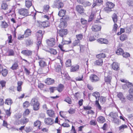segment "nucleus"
Masks as SVG:
<instances>
[{"label": "nucleus", "instance_id": "nucleus-1", "mask_svg": "<svg viewBox=\"0 0 133 133\" xmlns=\"http://www.w3.org/2000/svg\"><path fill=\"white\" fill-rule=\"evenodd\" d=\"M99 16V17L95 21V22L96 23H100L101 22L100 21L101 18V17L100 15L99 14H96V11H93L92 10L91 15L90 16L88 20L89 22L91 21L94 18H95L96 15Z\"/></svg>", "mask_w": 133, "mask_h": 133}, {"label": "nucleus", "instance_id": "nucleus-2", "mask_svg": "<svg viewBox=\"0 0 133 133\" xmlns=\"http://www.w3.org/2000/svg\"><path fill=\"white\" fill-rule=\"evenodd\" d=\"M30 104L31 105L33 106V109L35 110H37L39 109L40 104L36 98H34L32 99Z\"/></svg>", "mask_w": 133, "mask_h": 133}, {"label": "nucleus", "instance_id": "nucleus-3", "mask_svg": "<svg viewBox=\"0 0 133 133\" xmlns=\"http://www.w3.org/2000/svg\"><path fill=\"white\" fill-rule=\"evenodd\" d=\"M106 7L104 8V10L106 12L109 13L112 11L111 9L115 6L114 4L111 2H107L105 4Z\"/></svg>", "mask_w": 133, "mask_h": 133}, {"label": "nucleus", "instance_id": "nucleus-4", "mask_svg": "<svg viewBox=\"0 0 133 133\" xmlns=\"http://www.w3.org/2000/svg\"><path fill=\"white\" fill-rule=\"evenodd\" d=\"M109 116L112 118L111 121L112 122L116 123H118L119 122V119L117 118L118 114L117 113L111 112Z\"/></svg>", "mask_w": 133, "mask_h": 133}, {"label": "nucleus", "instance_id": "nucleus-5", "mask_svg": "<svg viewBox=\"0 0 133 133\" xmlns=\"http://www.w3.org/2000/svg\"><path fill=\"white\" fill-rule=\"evenodd\" d=\"M89 79L91 82L95 83L99 81L100 80V78L96 75L92 74L90 76Z\"/></svg>", "mask_w": 133, "mask_h": 133}, {"label": "nucleus", "instance_id": "nucleus-6", "mask_svg": "<svg viewBox=\"0 0 133 133\" xmlns=\"http://www.w3.org/2000/svg\"><path fill=\"white\" fill-rule=\"evenodd\" d=\"M64 4L61 0H55L54 3V8L55 7L58 9L62 8Z\"/></svg>", "mask_w": 133, "mask_h": 133}, {"label": "nucleus", "instance_id": "nucleus-7", "mask_svg": "<svg viewBox=\"0 0 133 133\" xmlns=\"http://www.w3.org/2000/svg\"><path fill=\"white\" fill-rule=\"evenodd\" d=\"M19 13L21 15L25 16L29 15L28 10L25 9H21L18 11Z\"/></svg>", "mask_w": 133, "mask_h": 133}, {"label": "nucleus", "instance_id": "nucleus-8", "mask_svg": "<svg viewBox=\"0 0 133 133\" xmlns=\"http://www.w3.org/2000/svg\"><path fill=\"white\" fill-rule=\"evenodd\" d=\"M38 58L39 59H40L39 61V65L42 68H43L46 65V63L45 61V60L39 56H38Z\"/></svg>", "mask_w": 133, "mask_h": 133}, {"label": "nucleus", "instance_id": "nucleus-9", "mask_svg": "<svg viewBox=\"0 0 133 133\" xmlns=\"http://www.w3.org/2000/svg\"><path fill=\"white\" fill-rule=\"evenodd\" d=\"M46 42L48 45L50 47L53 46L55 45L56 43L55 39L53 38L48 40Z\"/></svg>", "mask_w": 133, "mask_h": 133}, {"label": "nucleus", "instance_id": "nucleus-10", "mask_svg": "<svg viewBox=\"0 0 133 133\" xmlns=\"http://www.w3.org/2000/svg\"><path fill=\"white\" fill-rule=\"evenodd\" d=\"M117 96L119 100L121 101L122 103H124L125 102L126 99L124 96L123 95L122 93L119 92L117 95Z\"/></svg>", "mask_w": 133, "mask_h": 133}, {"label": "nucleus", "instance_id": "nucleus-11", "mask_svg": "<svg viewBox=\"0 0 133 133\" xmlns=\"http://www.w3.org/2000/svg\"><path fill=\"white\" fill-rule=\"evenodd\" d=\"M76 10L77 12L80 14L83 13L84 11L83 6L80 5H78L76 6Z\"/></svg>", "mask_w": 133, "mask_h": 133}, {"label": "nucleus", "instance_id": "nucleus-12", "mask_svg": "<svg viewBox=\"0 0 133 133\" xmlns=\"http://www.w3.org/2000/svg\"><path fill=\"white\" fill-rule=\"evenodd\" d=\"M132 87V84L129 82H126L125 84L122 85V88L124 90L128 89L129 88Z\"/></svg>", "mask_w": 133, "mask_h": 133}, {"label": "nucleus", "instance_id": "nucleus-13", "mask_svg": "<svg viewBox=\"0 0 133 133\" xmlns=\"http://www.w3.org/2000/svg\"><path fill=\"white\" fill-rule=\"evenodd\" d=\"M111 78V76L109 75H108L107 72H105V73L104 80L106 82L110 83Z\"/></svg>", "mask_w": 133, "mask_h": 133}, {"label": "nucleus", "instance_id": "nucleus-14", "mask_svg": "<svg viewBox=\"0 0 133 133\" xmlns=\"http://www.w3.org/2000/svg\"><path fill=\"white\" fill-rule=\"evenodd\" d=\"M61 22L59 26V27L61 28H65L66 26L67 23L66 21L62 18L61 19Z\"/></svg>", "mask_w": 133, "mask_h": 133}, {"label": "nucleus", "instance_id": "nucleus-15", "mask_svg": "<svg viewBox=\"0 0 133 133\" xmlns=\"http://www.w3.org/2000/svg\"><path fill=\"white\" fill-rule=\"evenodd\" d=\"M44 122L47 125H51L54 123L53 120L49 118H46L44 119Z\"/></svg>", "mask_w": 133, "mask_h": 133}, {"label": "nucleus", "instance_id": "nucleus-16", "mask_svg": "<svg viewBox=\"0 0 133 133\" xmlns=\"http://www.w3.org/2000/svg\"><path fill=\"white\" fill-rule=\"evenodd\" d=\"M36 36L37 37V40H42L43 37L42 31L41 30L38 31L36 34Z\"/></svg>", "mask_w": 133, "mask_h": 133}, {"label": "nucleus", "instance_id": "nucleus-17", "mask_svg": "<svg viewBox=\"0 0 133 133\" xmlns=\"http://www.w3.org/2000/svg\"><path fill=\"white\" fill-rule=\"evenodd\" d=\"M68 33L66 29H61L59 31V35L62 37L66 35Z\"/></svg>", "mask_w": 133, "mask_h": 133}, {"label": "nucleus", "instance_id": "nucleus-18", "mask_svg": "<svg viewBox=\"0 0 133 133\" xmlns=\"http://www.w3.org/2000/svg\"><path fill=\"white\" fill-rule=\"evenodd\" d=\"M112 68L115 70H118L119 68V64L116 62H113L111 65Z\"/></svg>", "mask_w": 133, "mask_h": 133}, {"label": "nucleus", "instance_id": "nucleus-19", "mask_svg": "<svg viewBox=\"0 0 133 133\" xmlns=\"http://www.w3.org/2000/svg\"><path fill=\"white\" fill-rule=\"evenodd\" d=\"M32 51L29 50H24L22 51L21 53L24 55L26 56H29L32 54Z\"/></svg>", "mask_w": 133, "mask_h": 133}, {"label": "nucleus", "instance_id": "nucleus-20", "mask_svg": "<svg viewBox=\"0 0 133 133\" xmlns=\"http://www.w3.org/2000/svg\"><path fill=\"white\" fill-rule=\"evenodd\" d=\"M101 27L100 25H95L93 26L92 28V30L94 31H98L100 30Z\"/></svg>", "mask_w": 133, "mask_h": 133}, {"label": "nucleus", "instance_id": "nucleus-21", "mask_svg": "<svg viewBox=\"0 0 133 133\" xmlns=\"http://www.w3.org/2000/svg\"><path fill=\"white\" fill-rule=\"evenodd\" d=\"M45 83L47 84H51L54 82V79L50 78H48L46 80H45Z\"/></svg>", "mask_w": 133, "mask_h": 133}, {"label": "nucleus", "instance_id": "nucleus-22", "mask_svg": "<svg viewBox=\"0 0 133 133\" xmlns=\"http://www.w3.org/2000/svg\"><path fill=\"white\" fill-rule=\"evenodd\" d=\"M47 113L48 116L50 117H53L55 116V114L54 112L51 110H47Z\"/></svg>", "mask_w": 133, "mask_h": 133}, {"label": "nucleus", "instance_id": "nucleus-23", "mask_svg": "<svg viewBox=\"0 0 133 133\" xmlns=\"http://www.w3.org/2000/svg\"><path fill=\"white\" fill-rule=\"evenodd\" d=\"M79 66L76 65L75 66H72L71 68L70 71L71 72H75L77 71L79 69Z\"/></svg>", "mask_w": 133, "mask_h": 133}, {"label": "nucleus", "instance_id": "nucleus-24", "mask_svg": "<svg viewBox=\"0 0 133 133\" xmlns=\"http://www.w3.org/2000/svg\"><path fill=\"white\" fill-rule=\"evenodd\" d=\"M97 121L99 123H102L105 121V119L104 117L100 116L98 117L97 119Z\"/></svg>", "mask_w": 133, "mask_h": 133}, {"label": "nucleus", "instance_id": "nucleus-25", "mask_svg": "<svg viewBox=\"0 0 133 133\" xmlns=\"http://www.w3.org/2000/svg\"><path fill=\"white\" fill-rule=\"evenodd\" d=\"M111 18L112 21L114 23H117L118 20V16L115 13L112 14Z\"/></svg>", "mask_w": 133, "mask_h": 133}, {"label": "nucleus", "instance_id": "nucleus-26", "mask_svg": "<svg viewBox=\"0 0 133 133\" xmlns=\"http://www.w3.org/2000/svg\"><path fill=\"white\" fill-rule=\"evenodd\" d=\"M32 0H25V5L28 8H29L32 5V3L31 2Z\"/></svg>", "mask_w": 133, "mask_h": 133}, {"label": "nucleus", "instance_id": "nucleus-27", "mask_svg": "<svg viewBox=\"0 0 133 133\" xmlns=\"http://www.w3.org/2000/svg\"><path fill=\"white\" fill-rule=\"evenodd\" d=\"M31 30L29 29H28L26 30L24 32L25 37H27L30 36L31 34Z\"/></svg>", "mask_w": 133, "mask_h": 133}, {"label": "nucleus", "instance_id": "nucleus-28", "mask_svg": "<svg viewBox=\"0 0 133 133\" xmlns=\"http://www.w3.org/2000/svg\"><path fill=\"white\" fill-rule=\"evenodd\" d=\"M5 103L6 104L10 105L12 103L13 101L10 98H8L6 99Z\"/></svg>", "mask_w": 133, "mask_h": 133}, {"label": "nucleus", "instance_id": "nucleus-29", "mask_svg": "<svg viewBox=\"0 0 133 133\" xmlns=\"http://www.w3.org/2000/svg\"><path fill=\"white\" fill-rule=\"evenodd\" d=\"M92 95L95 97L96 100H98L100 97V95L98 92H96L92 93Z\"/></svg>", "mask_w": 133, "mask_h": 133}, {"label": "nucleus", "instance_id": "nucleus-30", "mask_svg": "<svg viewBox=\"0 0 133 133\" xmlns=\"http://www.w3.org/2000/svg\"><path fill=\"white\" fill-rule=\"evenodd\" d=\"M22 82L21 81L18 82L17 83L18 86L17 87V90L19 91H21V85H22Z\"/></svg>", "mask_w": 133, "mask_h": 133}, {"label": "nucleus", "instance_id": "nucleus-31", "mask_svg": "<svg viewBox=\"0 0 133 133\" xmlns=\"http://www.w3.org/2000/svg\"><path fill=\"white\" fill-rule=\"evenodd\" d=\"M64 87V85L62 84H60L56 88V90H57L58 92H61L63 90Z\"/></svg>", "mask_w": 133, "mask_h": 133}, {"label": "nucleus", "instance_id": "nucleus-32", "mask_svg": "<svg viewBox=\"0 0 133 133\" xmlns=\"http://www.w3.org/2000/svg\"><path fill=\"white\" fill-rule=\"evenodd\" d=\"M66 11V10H61L59 11L58 15L61 17H63L65 15Z\"/></svg>", "mask_w": 133, "mask_h": 133}, {"label": "nucleus", "instance_id": "nucleus-33", "mask_svg": "<svg viewBox=\"0 0 133 133\" xmlns=\"http://www.w3.org/2000/svg\"><path fill=\"white\" fill-rule=\"evenodd\" d=\"M14 54V52L11 49L8 50L6 52V55L8 56H13Z\"/></svg>", "mask_w": 133, "mask_h": 133}, {"label": "nucleus", "instance_id": "nucleus-34", "mask_svg": "<svg viewBox=\"0 0 133 133\" xmlns=\"http://www.w3.org/2000/svg\"><path fill=\"white\" fill-rule=\"evenodd\" d=\"M103 60L102 59H98L95 62V64L98 65H101L103 64Z\"/></svg>", "mask_w": 133, "mask_h": 133}, {"label": "nucleus", "instance_id": "nucleus-35", "mask_svg": "<svg viewBox=\"0 0 133 133\" xmlns=\"http://www.w3.org/2000/svg\"><path fill=\"white\" fill-rule=\"evenodd\" d=\"M96 57L98 59H102L105 57V55L104 53H101L97 55L96 56Z\"/></svg>", "mask_w": 133, "mask_h": 133}, {"label": "nucleus", "instance_id": "nucleus-36", "mask_svg": "<svg viewBox=\"0 0 133 133\" xmlns=\"http://www.w3.org/2000/svg\"><path fill=\"white\" fill-rule=\"evenodd\" d=\"M123 52V50L121 48H119L117 50L116 52V53L118 55H122Z\"/></svg>", "mask_w": 133, "mask_h": 133}, {"label": "nucleus", "instance_id": "nucleus-37", "mask_svg": "<svg viewBox=\"0 0 133 133\" xmlns=\"http://www.w3.org/2000/svg\"><path fill=\"white\" fill-rule=\"evenodd\" d=\"M127 128V126L125 124H123L119 127V130L121 131L122 132L123 131L124 129Z\"/></svg>", "mask_w": 133, "mask_h": 133}, {"label": "nucleus", "instance_id": "nucleus-38", "mask_svg": "<svg viewBox=\"0 0 133 133\" xmlns=\"http://www.w3.org/2000/svg\"><path fill=\"white\" fill-rule=\"evenodd\" d=\"M127 38V36L125 34L121 35L120 37V39L122 41L125 40Z\"/></svg>", "mask_w": 133, "mask_h": 133}, {"label": "nucleus", "instance_id": "nucleus-39", "mask_svg": "<svg viewBox=\"0 0 133 133\" xmlns=\"http://www.w3.org/2000/svg\"><path fill=\"white\" fill-rule=\"evenodd\" d=\"M18 66V62H16L12 65L11 68L12 69L14 70L16 69Z\"/></svg>", "mask_w": 133, "mask_h": 133}, {"label": "nucleus", "instance_id": "nucleus-40", "mask_svg": "<svg viewBox=\"0 0 133 133\" xmlns=\"http://www.w3.org/2000/svg\"><path fill=\"white\" fill-rule=\"evenodd\" d=\"M41 124V122L39 121H37L34 122V125L35 127H37L39 129H40V127Z\"/></svg>", "mask_w": 133, "mask_h": 133}, {"label": "nucleus", "instance_id": "nucleus-41", "mask_svg": "<svg viewBox=\"0 0 133 133\" xmlns=\"http://www.w3.org/2000/svg\"><path fill=\"white\" fill-rule=\"evenodd\" d=\"M76 38L77 40L80 41L83 38V35L82 34H79L76 35Z\"/></svg>", "mask_w": 133, "mask_h": 133}, {"label": "nucleus", "instance_id": "nucleus-42", "mask_svg": "<svg viewBox=\"0 0 133 133\" xmlns=\"http://www.w3.org/2000/svg\"><path fill=\"white\" fill-rule=\"evenodd\" d=\"M8 12L9 15H11L13 17H15L16 16V14L14 11L10 10H9Z\"/></svg>", "mask_w": 133, "mask_h": 133}, {"label": "nucleus", "instance_id": "nucleus-43", "mask_svg": "<svg viewBox=\"0 0 133 133\" xmlns=\"http://www.w3.org/2000/svg\"><path fill=\"white\" fill-rule=\"evenodd\" d=\"M118 28V26L117 23H114L113 26V30L115 32H116Z\"/></svg>", "mask_w": 133, "mask_h": 133}, {"label": "nucleus", "instance_id": "nucleus-44", "mask_svg": "<svg viewBox=\"0 0 133 133\" xmlns=\"http://www.w3.org/2000/svg\"><path fill=\"white\" fill-rule=\"evenodd\" d=\"M2 74L3 76L4 77L6 76L8 74V71L6 69H3L2 71Z\"/></svg>", "mask_w": 133, "mask_h": 133}, {"label": "nucleus", "instance_id": "nucleus-45", "mask_svg": "<svg viewBox=\"0 0 133 133\" xmlns=\"http://www.w3.org/2000/svg\"><path fill=\"white\" fill-rule=\"evenodd\" d=\"M29 120L28 119L26 118H24L21 119V123H23V124L27 123Z\"/></svg>", "mask_w": 133, "mask_h": 133}, {"label": "nucleus", "instance_id": "nucleus-46", "mask_svg": "<svg viewBox=\"0 0 133 133\" xmlns=\"http://www.w3.org/2000/svg\"><path fill=\"white\" fill-rule=\"evenodd\" d=\"M71 40H69V41L64 40L63 38L62 39V43L63 45L69 43H71Z\"/></svg>", "mask_w": 133, "mask_h": 133}, {"label": "nucleus", "instance_id": "nucleus-47", "mask_svg": "<svg viewBox=\"0 0 133 133\" xmlns=\"http://www.w3.org/2000/svg\"><path fill=\"white\" fill-rule=\"evenodd\" d=\"M99 100L100 102L102 104L104 103L106 101V98H105L103 96H101L99 99H98Z\"/></svg>", "mask_w": 133, "mask_h": 133}, {"label": "nucleus", "instance_id": "nucleus-48", "mask_svg": "<svg viewBox=\"0 0 133 133\" xmlns=\"http://www.w3.org/2000/svg\"><path fill=\"white\" fill-rule=\"evenodd\" d=\"M41 23V25L44 28L47 27L48 25V21L43 22Z\"/></svg>", "mask_w": 133, "mask_h": 133}, {"label": "nucleus", "instance_id": "nucleus-49", "mask_svg": "<svg viewBox=\"0 0 133 133\" xmlns=\"http://www.w3.org/2000/svg\"><path fill=\"white\" fill-rule=\"evenodd\" d=\"M1 26L3 28H7L8 26V25L5 21L1 22Z\"/></svg>", "mask_w": 133, "mask_h": 133}, {"label": "nucleus", "instance_id": "nucleus-50", "mask_svg": "<svg viewBox=\"0 0 133 133\" xmlns=\"http://www.w3.org/2000/svg\"><path fill=\"white\" fill-rule=\"evenodd\" d=\"M49 51L51 54L54 55L56 54L57 53L56 50L52 49H50Z\"/></svg>", "mask_w": 133, "mask_h": 133}, {"label": "nucleus", "instance_id": "nucleus-51", "mask_svg": "<svg viewBox=\"0 0 133 133\" xmlns=\"http://www.w3.org/2000/svg\"><path fill=\"white\" fill-rule=\"evenodd\" d=\"M22 115L20 114H17L14 115V117L15 119H19L22 117Z\"/></svg>", "mask_w": 133, "mask_h": 133}, {"label": "nucleus", "instance_id": "nucleus-52", "mask_svg": "<svg viewBox=\"0 0 133 133\" xmlns=\"http://www.w3.org/2000/svg\"><path fill=\"white\" fill-rule=\"evenodd\" d=\"M80 41L77 40H75L73 43L72 46H75L77 45L79 43Z\"/></svg>", "mask_w": 133, "mask_h": 133}, {"label": "nucleus", "instance_id": "nucleus-53", "mask_svg": "<svg viewBox=\"0 0 133 133\" xmlns=\"http://www.w3.org/2000/svg\"><path fill=\"white\" fill-rule=\"evenodd\" d=\"M30 112V111L29 109H26L24 112L23 115L24 116H26L28 115Z\"/></svg>", "mask_w": 133, "mask_h": 133}, {"label": "nucleus", "instance_id": "nucleus-54", "mask_svg": "<svg viewBox=\"0 0 133 133\" xmlns=\"http://www.w3.org/2000/svg\"><path fill=\"white\" fill-rule=\"evenodd\" d=\"M30 105L29 102L28 101H26L24 102L23 104V107L24 108H27Z\"/></svg>", "mask_w": 133, "mask_h": 133}, {"label": "nucleus", "instance_id": "nucleus-55", "mask_svg": "<svg viewBox=\"0 0 133 133\" xmlns=\"http://www.w3.org/2000/svg\"><path fill=\"white\" fill-rule=\"evenodd\" d=\"M64 101L68 103L69 104H71L72 103L71 99L68 97H66L64 99Z\"/></svg>", "mask_w": 133, "mask_h": 133}, {"label": "nucleus", "instance_id": "nucleus-56", "mask_svg": "<svg viewBox=\"0 0 133 133\" xmlns=\"http://www.w3.org/2000/svg\"><path fill=\"white\" fill-rule=\"evenodd\" d=\"M2 8L4 10H5L7 9L8 5L6 3H3L2 4Z\"/></svg>", "mask_w": 133, "mask_h": 133}, {"label": "nucleus", "instance_id": "nucleus-57", "mask_svg": "<svg viewBox=\"0 0 133 133\" xmlns=\"http://www.w3.org/2000/svg\"><path fill=\"white\" fill-rule=\"evenodd\" d=\"M21 123V120L20 121L19 119H15V120L14 122V124L16 125H18Z\"/></svg>", "mask_w": 133, "mask_h": 133}, {"label": "nucleus", "instance_id": "nucleus-58", "mask_svg": "<svg viewBox=\"0 0 133 133\" xmlns=\"http://www.w3.org/2000/svg\"><path fill=\"white\" fill-rule=\"evenodd\" d=\"M71 65V61L70 59H69L67 61L66 63V67L70 66Z\"/></svg>", "mask_w": 133, "mask_h": 133}, {"label": "nucleus", "instance_id": "nucleus-59", "mask_svg": "<svg viewBox=\"0 0 133 133\" xmlns=\"http://www.w3.org/2000/svg\"><path fill=\"white\" fill-rule=\"evenodd\" d=\"M6 82L4 80H2L0 81V84L1 85L2 88H3L5 86Z\"/></svg>", "mask_w": 133, "mask_h": 133}, {"label": "nucleus", "instance_id": "nucleus-60", "mask_svg": "<svg viewBox=\"0 0 133 133\" xmlns=\"http://www.w3.org/2000/svg\"><path fill=\"white\" fill-rule=\"evenodd\" d=\"M127 98L129 101H133V96L130 94L127 96Z\"/></svg>", "mask_w": 133, "mask_h": 133}, {"label": "nucleus", "instance_id": "nucleus-61", "mask_svg": "<svg viewBox=\"0 0 133 133\" xmlns=\"http://www.w3.org/2000/svg\"><path fill=\"white\" fill-rule=\"evenodd\" d=\"M95 104L98 109L99 110H101V107L99 103L98 100H96Z\"/></svg>", "mask_w": 133, "mask_h": 133}, {"label": "nucleus", "instance_id": "nucleus-62", "mask_svg": "<svg viewBox=\"0 0 133 133\" xmlns=\"http://www.w3.org/2000/svg\"><path fill=\"white\" fill-rule=\"evenodd\" d=\"M44 87V85L41 83H38V88L41 90H42Z\"/></svg>", "mask_w": 133, "mask_h": 133}, {"label": "nucleus", "instance_id": "nucleus-63", "mask_svg": "<svg viewBox=\"0 0 133 133\" xmlns=\"http://www.w3.org/2000/svg\"><path fill=\"white\" fill-rule=\"evenodd\" d=\"M122 55L123 57L125 58L128 57H129L130 56L129 53L128 52H123V54H122Z\"/></svg>", "mask_w": 133, "mask_h": 133}, {"label": "nucleus", "instance_id": "nucleus-64", "mask_svg": "<svg viewBox=\"0 0 133 133\" xmlns=\"http://www.w3.org/2000/svg\"><path fill=\"white\" fill-rule=\"evenodd\" d=\"M24 35L20 34L18 35V39L19 40H22L25 36Z\"/></svg>", "mask_w": 133, "mask_h": 133}]
</instances>
